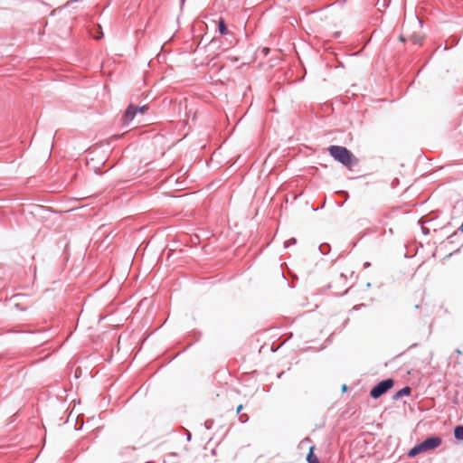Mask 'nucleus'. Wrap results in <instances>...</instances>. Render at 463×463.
I'll list each match as a JSON object with an SVG mask.
<instances>
[{
    "label": "nucleus",
    "mask_w": 463,
    "mask_h": 463,
    "mask_svg": "<svg viewBox=\"0 0 463 463\" xmlns=\"http://www.w3.org/2000/svg\"><path fill=\"white\" fill-rule=\"evenodd\" d=\"M422 452H423V450L419 443L409 450L408 456L411 458H413Z\"/></svg>",
    "instance_id": "6"
},
{
    "label": "nucleus",
    "mask_w": 463,
    "mask_h": 463,
    "mask_svg": "<svg viewBox=\"0 0 463 463\" xmlns=\"http://www.w3.org/2000/svg\"><path fill=\"white\" fill-rule=\"evenodd\" d=\"M342 389H343V391L345 392V391L347 389L346 385H343V388H342Z\"/></svg>",
    "instance_id": "21"
},
{
    "label": "nucleus",
    "mask_w": 463,
    "mask_h": 463,
    "mask_svg": "<svg viewBox=\"0 0 463 463\" xmlns=\"http://www.w3.org/2000/svg\"><path fill=\"white\" fill-rule=\"evenodd\" d=\"M297 243V240L295 238H291L288 241L284 242V247L288 248L290 245H294Z\"/></svg>",
    "instance_id": "11"
},
{
    "label": "nucleus",
    "mask_w": 463,
    "mask_h": 463,
    "mask_svg": "<svg viewBox=\"0 0 463 463\" xmlns=\"http://www.w3.org/2000/svg\"><path fill=\"white\" fill-rule=\"evenodd\" d=\"M330 250H331V247L328 243H322L319 246V250H320L321 254H323V255L328 254Z\"/></svg>",
    "instance_id": "10"
},
{
    "label": "nucleus",
    "mask_w": 463,
    "mask_h": 463,
    "mask_svg": "<svg viewBox=\"0 0 463 463\" xmlns=\"http://www.w3.org/2000/svg\"><path fill=\"white\" fill-rule=\"evenodd\" d=\"M283 374H284V372H281V373H278L277 377L281 378Z\"/></svg>",
    "instance_id": "18"
},
{
    "label": "nucleus",
    "mask_w": 463,
    "mask_h": 463,
    "mask_svg": "<svg viewBox=\"0 0 463 463\" xmlns=\"http://www.w3.org/2000/svg\"><path fill=\"white\" fill-rule=\"evenodd\" d=\"M441 442H442V439L440 437L430 436V437H428L427 439H425L424 440H422L421 442H420V445L423 452H425V451H429V450L438 448L441 444Z\"/></svg>",
    "instance_id": "4"
},
{
    "label": "nucleus",
    "mask_w": 463,
    "mask_h": 463,
    "mask_svg": "<svg viewBox=\"0 0 463 463\" xmlns=\"http://www.w3.org/2000/svg\"><path fill=\"white\" fill-rule=\"evenodd\" d=\"M393 384L394 381L392 378L383 380L371 389L370 396L373 399H378L392 389Z\"/></svg>",
    "instance_id": "2"
},
{
    "label": "nucleus",
    "mask_w": 463,
    "mask_h": 463,
    "mask_svg": "<svg viewBox=\"0 0 463 463\" xmlns=\"http://www.w3.org/2000/svg\"><path fill=\"white\" fill-rule=\"evenodd\" d=\"M421 229H422L423 233L427 234L429 232V231L427 229H425L424 227H422Z\"/></svg>",
    "instance_id": "17"
},
{
    "label": "nucleus",
    "mask_w": 463,
    "mask_h": 463,
    "mask_svg": "<svg viewBox=\"0 0 463 463\" xmlns=\"http://www.w3.org/2000/svg\"><path fill=\"white\" fill-rule=\"evenodd\" d=\"M412 41H413L414 43L421 44L422 39H420V38H417V37H413Z\"/></svg>",
    "instance_id": "13"
},
{
    "label": "nucleus",
    "mask_w": 463,
    "mask_h": 463,
    "mask_svg": "<svg viewBox=\"0 0 463 463\" xmlns=\"http://www.w3.org/2000/svg\"><path fill=\"white\" fill-rule=\"evenodd\" d=\"M411 388L409 387V386H405V387L402 388L401 390H399L395 393L393 398L397 400V399H400V398H402L403 396H409L411 394Z\"/></svg>",
    "instance_id": "5"
},
{
    "label": "nucleus",
    "mask_w": 463,
    "mask_h": 463,
    "mask_svg": "<svg viewBox=\"0 0 463 463\" xmlns=\"http://www.w3.org/2000/svg\"><path fill=\"white\" fill-rule=\"evenodd\" d=\"M307 460L308 463H319L317 457L315 455L313 451V448H310L307 456Z\"/></svg>",
    "instance_id": "8"
},
{
    "label": "nucleus",
    "mask_w": 463,
    "mask_h": 463,
    "mask_svg": "<svg viewBox=\"0 0 463 463\" xmlns=\"http://www.w3.org/2000/svg\"><path fill=\"white\" fill-rule=\"evenodd\" d=\"M457 233H458V232H455L454 233H452L451 235H449V236L448 237V240H451L454 236H456V235H457Z\"/></svg>",
    "instance_id": "16"
},
{
    "label": "nucleus",
    "mask_w": 463,
    "mask_h": 463,
    "mask_svg": "<svg viewBox=\"0 0 463 463\" xmlns=\"http://www.w3.org/2000/svg\"><path fill=\"white\" fill-rule=\"evenodd\" d=\"M454 437L458 440H463V426L458 425L454 428Z\"/></svg>",
    "instance_id": "7"
},
{
    "label": "nucleus",
    "mask_w": 463,
    "mask_h": 463,
    "mask_svg": "<svg viewBox=\"0 0 463 463\" xmlns=\"http://www.w3.org/2000/svg\"><path fill=\"white\" fill-rule=\"evenodd\" d=\"M218 30L221 34H227L228 33V28L226 26V24L223 19H221L218 24Z\"/></svg>",
    "instance_id": "9"
},
{
    "label": "nucleus",
    "mask_w": 463,
    "mask_h": 463,
    "mask_svg": "<svg viewBox=\"0 0 463 463\" xmlns=\"http://www.w3.org/2000/svg\"><path fill=\"white\" fill-rule=\"evenodd\" d=\"M239 420H240V421H241V423H245L246 421H248L249 417H248V415H247V414H241V415L239 416Z\"/></svg>",
    "instance_id": "12"
},
{
    "label": "nucleus",
    "mask_w": 463,
    "mask_h": 463,
    "mask_svg": "<svg viewBox=\"0 0 463 463\" xmlns=\"http://www.w3.org/2000/svg\"><path fill=\"white\" fill-rule=\"evenodd\" d=\"M147 109H148L147 105H143V106H134L133 104L128 105V107L127 108V109L122 117L123 125L128 126L134 119L135 116L137 113L143 114Z\"/></svg>",
    "instance_id": "3"
},
{
    "label": "nucleus",
    "mask_w": 463,
    "mask_h": 463,
    "mask_svg": "<svg viewBox=\"0 0 463 463\" xmlns=\"http://www.w3.org/2000/svg\"><path fill=\"white\" fill-rule=\"evenodd\" d=\"M327 150L329 155L335 160L341 163L345 166L350 167L357 162V159L354 154L345 146L332 145L327 148Z\"/></svg>",
    "instance_id": "1"
},
{
    "label": "nucleus",
    "mask_w": 463,
    "mask_h": 463,
    "mask_svg": "<svg viewBox=\"0 0 463 463\" xmlns=\"http://www.w3.org/2000/svg\"><path fill=\"white\" fill-rule=\"evenodd\" d=\"M242 408H243V406H242L241 404V405H239V406L237 407L236 412H237V413H240V412L241 411Z\"/></svg>",
    "instance_id": "15"
},
{
    "label": "nucleus",
    "mask_w": 463,
    "mask_h": 463,
    "mask_svg": "<svg viewBox=\"0 0 463 463\" xmlns=\"http://www.w3.org/2000/svg\"><path fill=\"white\" fill-rule=\"evenodd\" d=\"M187 439H188V440H190V439H191V433H190V432H188V433H187Z\"/></svg>",
    "instance_id": "20"
},
{
    "label": "nucleus",
    "mask_w": 463,
    "mask_h": 463,
    "mask_svg": "<svg viewBox=\"0 0 463 463\" xmlns=\"http://www.w3.org/2000/svg\"><path fill=\"white\" fill-rule=\"evenodd\" d=\"M370 265H371V264H370V262H365V263H364V267H365V268L370 267Z\"/></svg>",
    "instance_id": "19"
},
{
    "label": "nucleus",
    "mask_w": 463,
    "mask_h": 463,
    "mask_svg": "<svg viewBox=\"0 0 463 463\" xmlns=\"http://www.w3.org/2000/svg\"><path fill=\"white\" fill-rule=\"evenodd\" d=\"M212 424H213L212 420H207L204 423L206 429H210L212 427Z\"/></svg>",
    "instance_id": "14"
}]
</instances>
